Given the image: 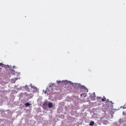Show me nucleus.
Listing matches in <instances>:
<instances>
[{
  "label": "nucleus",
  "instance_id": "nucleus-1",
  "mask_svg": "<svg viewBox=\"0 0 126 126\" xmlns=\"http://www.w3.org/2000/svg\"><path fill=\"white\" fill-rule=\"evenodd\" d=\"M53 107V103L52 102L48 103V108H52Z\"/></svg>",
  "mask_w": 126,
  "mask_h": 126
},
{
  "label": "nucleus",
  "instance_id": "nucleus-4",
  "mask_svg": "<svg viewBox=\"0 0 126 126\" xmlns=\"http://www.w3.org/2000/svg\"><path fill=\"white\" fill-rule=\"evenodd\" d=\"M90 126H94V122L93 121H91L90 123Z\"/></svg>",
  "mask_w": 126,
  "mask_h": 126
},
{
  "label": "nucleus",
  "instance_id": "nucleus-10",
  "mask_svg": "<svg viewBox=\"0 0 126 126\" xmlns=\"http://www.w3.org/2000/svg\"><path fill=\"white\" fill-rule=\"evenodd\" d=\"M106 101H107V102H110V101H109V99H107L106 100Z\"/></svg>",
  "mask_w": 126,
  "mask_h": 126
},
{
  "label": "nucleus",
  "instance_id": "nucleus-5",
  "mask_svg": "<svg viewBox=\"0 0 126 126\" xmlns=\"http://www.w3.org/2000/svg\"><path fill=\"white\" fill-rule=\"evenodd\" d=\"M101 101H102V102H105V101H106V97L103 96V98L101 99Z\"/></svg>",
  "mask_w": 126,
  "mask_h": 126
},
{
  "label": "nucleus",
  "instance_id": "nucleus-7",
  "mask_svg": "<svg viewBox=\"0 0 126 126\" xmlns=\"http://www.w3.org/2000/svg\"><path fill=\"white\" fill-rule=\"evenodd\" d=\"M113 126H120V125L117 123H114Z\"/></svg>",
  "mask_w": 126,
  "mask_h": 126
},
{
  "label": "nucleus",
  "instance_id": "nucleus-11",
  "mask_svg": "<svg viewBox=\"0 0 126 126\" xmlns=\"http://www.w3.org/2000/svg\"><path fill=\"white\" fill-rule=\"evenodd\" d=\"M11 70V71H14V70H13V69H12V70Z\"/></svg>",
  "mask_w": 126,
  "mask_h": 126
},
{
  "label": "nucleus",
  "instance_id": "nucleus-13",
  "mask_svg": "<svg viewBox=\"0 0 126 126\" xmlns=\"http://www.w3.org/2000/svg\"><path fill=\"white\" fill-rule=\"evenodd\" d=\"M59 82H61V81H59V82H58V83H59Z\"/></svg>",
  "mask_w": 126,
  "mask_h": 126
},
{
  "label": "nucleus",
  "instance_id": "nucleus-3",
  "mask_svg": "<svg viewBox=\"0 0 126 126\" xmlns=\"http://www.w3.org/2000/svg\"><path fill=\"white\" fill-rule=\"evenodd\" d=\"M80 96H83V97H86L87 95H86V94L83 93L80 94Z\"/></svg>",
  "mask_w": 126,
  "mask_h": 126
},
{
  "label": "nucleus",
  "instance_id": "nucleus-9",
  "mask_svg": "<svg viewBox=\"0 0 126 126\" xmlns=\"http://www.w3.org/2000/svg\"><path fill=\"white\" fill-rule=\"evenodd\" d=\"M15 67H16V66H13V68H15Z\"/></svg>",
  "mask_w": 126,
  "mask_h": 126
},
{
  "label": "nucleus",
  "instance_id": "nucleus-8",
  "mask_svg": "<svg viewBox=\"0 0 126 126\" xmlns=\"http://www.w3.org/2000/svg\"><path fill=\"white\" fill-rule=\"evenodd\" d=\"M49 89H52V86H50L49 87Z\"/></svg>",
  "mask_w": 126,
  "mask_h": 126
},
{
  "label": "nucleus",
  "instance_id": "nucleus-6",
  "mask_svg": "<svg viewBox=\"0 0 126 126\" xmlns=\"http://www.w3.org/2000/svg\"><path fill=\"white\" fill-rule=\"evenodd\" d=\"M0 66H1L2 67H4V65L2 63H0Z\"/></svg>",
  "mask_w": 126,
  "mask_h": 126
},
{
  "label": "nucleus",
  "instance_id": "nucleus-12",
  "mask_svg": "<svg viewBox=\"0 0 126 126\" xmlns=\"http://www.w3.org/2000/svg\"><path fill=\"white\" fill-rule=\"evenodd\" d=\"M7 66L9 68V65H7Z\"/></svg>",
  "mask_w": 126,
  "mask_h": 126
},
{
  "label": "nucleus",
  "instance_id": "nucleus-2",
  "mask_svg": "<svg viewBox=\"0 0 126 126\" xmlns=\"http://www.w3.org/2000/svg\"><path fill=\"white\" fill-rule=\"evenodd\" d=\"M31 105V103H30L29 102H27L25 103V105L27 107H29Z\"/></svg>",
  "mask_w": 126,
  "mask_h": 126
}]
</instances>
